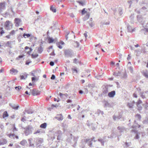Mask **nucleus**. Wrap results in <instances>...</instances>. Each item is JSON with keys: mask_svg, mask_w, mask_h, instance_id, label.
Masks as SVG:
<instances>
[{"mask_svg": "<svg viewBox=\"0 0 148 148\" xmlns=\"http://www.w3.org/2000/svg\"><path fill=\"white\" fill-rule=\"evenodd\" d=\"M7 143V140L4 139H2L0 140V145L6 144Z\"/></svg>", "mask_w": 148, "mask_h": 148, "instance_id": "dca6fc26", "label": "nucleus"}, {"mask_svg": "<svg viewBox=\"0 0 148 148\" xmlns=\"http://www.w3.org/2000/svg\"><path fill=\"white\" fill-rule=\"evenodd\" d=\"M142 73L143 75L145 77L147 78L148 79V72L146 71H143Z\"/></svg>", "mask_w": 148, "mask_h": 148, "instance_id": "a211bd4d", "label": "nucleus"}, {"mask_svg": "<svg viewBox=\"0 0 148 148\" xmlns=\"http://www.w3.org/2000/svg\"><path fill=\"white\" fill-rule=\"evenodd\" d=\"M8 116V114L7 111H5L4 112L3 114V117L4 118L5 117Z\"/></svg>", "mask_w": 148, "mask_h": 148, "instance_id": "c9c22d12", "label": "nucleus"}, {"mask_svg": "<svg viewBox=\"0 0 148 148\" xmlns=\"http://www.w3.org/2000/svg\"><path fill=\"white\" fill-rule=\"evenodd\" d=\"M71 69L73 71L75 72L76 73H77V71L75 67Z\"/></svg>", "mask_w": 148, "mask_h": 148, "instance_id": "6e6d98bb", "label": "nucleus"}, {"mask_svg": "<svg viewBox=\"0 0 148 148\" xmlns=\"http://www.w3.org/2000/svg\"><path fill=\"white\" fill-rule=\"evenodd\" d=\"M110 24V22H104L103 23V25H109Z\"/></svg>", "mask_w": 148, "mask_h": 148, "instance_id": "0e129e2a", "label": "nucleus"}, {"mask_svg": "<svg viewBox=\"0 0 148 148\" xmlns=\"http://www.w3.org/2000/svg\"><path fill=\"white\" fill-rule=\"evenodd\" d=\"M122 116L121 115H119L117 116H116L115 115L113 116V120L115 121L116 119L119 120L121 118Z\"/></svg>", "mask_w": 148, "mask_h": 148, "instance_id": "aec40b11", "label": "nucleus"}, {"mask_svg": "<svg viewBox=\"0 0 148 148\" xmlns=\"http://www.w3.org/2000/svg\"><path fill=\"white\" fill-rule=\"evenodd\" d=\"M27 143V142L25 140H23L21 142L20 144L23 145H24Z\"/></svg>", "mask_w": 148, "mask_h": 148, "instance_id": "f704fd0d", "label": "nucleus"}, {"mask_svg": "<svg viewBox=\"0 0 148 148\" xmlns=\"http://www.w3.org/2000/svg\"><path fill=\"white\" fill-rule=\"evenodd\" d=\"M115 95V92L114 90H113L108 93V96L110 97H113Z\"/></svg>", "mask_w": 148, "mask_h": 148, "instance_id": "ddd939ff", "label": "nucleus"}, {"mask_svg": "<svg viewBox=\"0 0 148 148\" xmlns=\"http://www.w3.org/2000/svg\"><path fill=\"white\" fill-rule=\"evenodd\" d=\"M97 112L99 114H101V115H103V111H101L99 110H97Z\"/></svg>", "mask_w": 148, "mask_h": 148, "instance_id": "79ce46f5", "label": "nucleus"}, {"mask_svg": "<svg viewBox=\"0 0 148 148\" xmlns=\"http://www.w3.org/2000/svg\"><path fill=\"white\" fill-rule=\"evenodd\" d=\"M25 111L28 114H32L34 112V111L31 109H29L28 110H25Z\"/></svg>", "mask_w": 148, "mask_h": 148, "instance_id": "b1692460", "label": "nucleus"}, {"mask_svg": "<svg viewBox=\"0 0 148 148\" xmlns=\"http://www.w3.org/2000/svg\"><path fill=\"white\" fill-rule=\"evenodd\" d=\"M56 133L58 134V135H62V132L60 130H58Z\"/></svg>", "mask_w": 148, "mask_h": 148, "instance_id": "c03bdc74", "label": "nucleus"}, {"mask_svg": "<svg viewBox=\"0 0 148 148\" xmlns=\"http://www.w3.org/2000/svg\"><path fill=\"white\" fill-rule=\"evenodd\" d=\"M86 12V11L85 10V9H83L82 11V14H84Z\"/></svg>", "mask_w": 148, "mask_h": 148, "instance_id": "052dcab7", "label": "nucleus"}, {"mask_svg": "<svg viewBox=\"0 0 148 148\" xmlns=\"http://www.w3.org/2000/svg\"><path fill=\"white\" fill-rule=\"evenodd\" d=\"M137 21L142 25H143L144 23L145 20L142 16L140 15H138L137 16Z\"/></svg>", "mask_w": 148, "mask_h": 148, "instance_id": "423d86ee", "label": "nucleus"}, {"mask_svg": "<svg viewBox=\"0 0 148 148\" xmlns=\"http://www.w3.org/2000/svg\"><path fill=\"white\" fill-rule=\"evenodd\" d=\"M24 56V55H20L18 56V57H17L16 58V59L17 60H19L20 58H22Z\"/></svg>", "mask_w": 148, "mask_h": 148, "instance_id": "5fc2aeb1", "label": "nucleus"}, {"mask_svg": "<svg viewBox=\"0 0 148 148\" xmlns=\"http://www.w3.org/2000/svg\"><path fill=\"white\" fill-rule=\"evenodd\" d=\"M55 77H55V75L53 74L51 75V78L52 79H55Z\"/></svg>", "mask_w": 148, "mask_h": 148, "instance_id": "774afa93", "label": "nucleus"}, {"mask_svg": "<svg viewBox=\"0 0 148 148\" xmlns=\"http://www.w3.org/2000/svg\"><path fill=\"white\" fill-rule=\"evenodd\" d=\"M10 71V73H11V72H12V74H13V73H17L18 72V71L17 70L14 68H12Z\"/></svg>", "mask_w": 148, "mask_h": 148, "instance_id": "c756f323", "label": "nucleus"}, {"mask_svg": "<svg viewBox=\"0 0 148 148\" xmlns=\"http://www.w3.org/2000/svg\"><path fill=\"white\" fill-rule=\"evenodd\" d=\"M143 106L145 108H147V107H148V103L146 102L145 104H143Z\"/></svg>", "mask_w": 148, "mask_h": 148, "instance_id": "13d9d810", "label": "nucleus"}, {"mask_svg": "<svg viewBox=\"0 0 148 148\" xmlns=\"http://www.w3.org/2000/svg\"><path fill=\"white\" fill-rule=\"evenodd\" d=\"M59 95L61 97H62L63 95L65 96L66 97H67L68 96V95L66 93L64 94H63L61 92H60L59 94Z\"/></svg>", "mask_w": 148, "mask_h": 148, "instance_id": "a19ab883", "label": "nucleus"}, {"mask_svg": "<svg viewBox=\"0 0 148 148\" xmlns=\"http://www.w3.org/2000/svg\"><path fill=\"white\" fill-rule=\"evenodd\" d=\"M55 118L57 119L58 120L61 121L63 119V116L61 114H58Z\"/></svg>", "mask_w": 148, "mask_h": 148, "instance_id": "9b49d317", "label": "nucleus"}, {"mask_svg": "<svg viewBox=\"0 0 148 148\" xmlns=\"http://www.w3.org/2000/svg\"><path fill=\"white\" fill-rule=\"evenodd\" d=\"M106 136H104L103 138H99L98 139V141L101 143L102 145H103L104 143L106 141Z\"/></svg>", "mask_w": 148, "mask_h": 148, "instance_id": "9d476101", "label": "nucleus"}, {"mask_svg": "<svg viewBox=\"0 0 148 148\" xmlns=\"http://www.w3.org/2000/svg\"><path fill=\"white\" fill-rule=\"evenodd\" d=\"M5 33V32L3 30V27H1L0 28V34L1 36H2V35Z\"/></svg>", "mask_w": 148, "mask_h": 148, "instance_id": "473e14b6", "label": "nucleus"}, {"mask_svg": "<svg viewBox=\"0 0 148 148\" xmlns=\"http://www.w3.org/2000/svg\"><path fill=\"white\" fill-rule=\"evenodd\" d=\"M127 76L126 73H125L123 74V76L122 77V78L123 79H125L127 78Z\"/></svg>", "mask_w": 148, "mask_h": 148, "instance_id": "8fccbe9b", "label": "nucleus"}, {"mask_svg": "<svg viewBox=\"0 0 148 148\" xmlns=\"http://www.w3.org/2000/svg\"><path fill=\"white\" fill-rule=\"evenodd\" d=\"M88 22L91 27H92L94 26V24L92 22L88 21Z\"/></svg>", "mask_w": 148, "mask_h": 148, "instance_id": "49530a36", "label": "nucleus"}, {"mask_svg": "<svg viewBox=\"0 0 148 148\" xmlns=\"http://www.w3.org/2000/svg\"><path fill=\"white\" fill-rule=\"evenodd\" d=\"M138 107V110H140L142 109V107L139 105H136Z\"/></svg>", "mask_w": 148, "mask_h": 148, "instance_id": "3c124183", "label": "nucleus"}, {"mask_svg": "<svg viewBox=\"0 0 148 148\" xmlns=\"http://www.w3.org/2000/svg\"><path fill=\"white\" fill-rule=\"evenodd\" d=\"M34 141L36 142V147H38L41 145L40 144L43 142V140L42 138H34Z\"/></svg>", "mask_w": 148, "mask_h": 148, "instance_id": "20e7f679", "label": "nucleus"}, {"mask_svg": "<svg viewBox=\"0 0 148 148\" xmlns=\"http://www.w3.org/2000/svg\"><path fill=\"white\" fill-rule=\"evenodd\" d=\"M72 44L75 47H78L79 46V43L77 41H74Z\"/></svg>", "mask_w": 148, "mask_h": 148, "instance_id": "5701e85b", "label": "nucleus"}, {"mask_svg": "<svg viewBox=\"0 0 148 148\" xmlns=\"http://www.w3.org/2000/svg\"><path fill=\"white\" fill-rule=\"evenodd\" d=\"M5 28L7 30L11 29L12 27V24L9 21H6L5 23Z\"/></svg>", "mask_w": 148, "mask_h": 148, "instance_id": "39448f33", "label": "nucleus"}, {"mask_svg": "<svg viewBox=\"0 0 148 148\" xmlns=\"http://www.w3.org/2000/svg\"><path fill=\"white\" fill-rule=\"evenodd\" d=\"M31 93L33 96L37 95L40 94V91L35 88H34L32 90Z\"/></svg>", "mask_w": 148, "mask_h": 148, "instance_id": "6e6552de", "label": "nucleus"}, {"mask_svg": "<svg viewBox=\"0 0 148 148\" xmlns=\"http://www.w3.org/2000/svg\"><path fill=\"white\" fill-rule=\"evenodd\" d=\"M15 88L16 89L19 90L20 89H21V86H18L15 87Z\"/></svg>", "mask_w": 148, "mask_h": 148, "instance_id": "69168bd1", "label": "nucleus"}, {"mask_svg": "<svg viewBox=\"0 0 148 148\" xmlns=\"http://www.w3.org/2000/svg\"><path fill=\"white\" fill-rule=\"evenodd\" d=\"M90 140V139H88V138H86L82 140V141L81 144L80 145V147H81L82 148H84L85 147V145Z\"/></svg>", "mask_w": 148, "mask_h": 148, "instance_id": "0eeeda50", "label": "nucleus"}, {"mask_svg": "<svg viewBox=\"0 0 148 148\" xmlns=\"http://www.w3.org/2000/svg\"><path fill=\"white\" fill-rule=\"evenodd\" d=\"M15 23V26L16 27H18L21 23V20L18 18H15L14 20Z\"/></svg>", "mask_w": 148, "mask_h": 148, "instance_id": "1a4fd4ad", "label": "nucleus"}, {"mask_svg": "<svg viewBox=\"0 0 148 148\" xmlns=\"http://www.w3.org/2000/svg\"><path fill=\"white\" fill-rule=\"evenodd\" d=\"M48 41H49V43H51L53 42L54 41V39L52 38L49 37L48 38Z\"/></svg>", "mask_w": 148, "mask_h": 148, "instance_id": "e433bc0d", "label": "nucleus"}, {"mask_svg": "<svg viewBox=\"0 0 148 148\" xmlns=\"http://www.w3.org/2000/svg\"><path fill=\"white\" fill-rule=\"evenodd\" d=\"M11 42L8 41L6 43L5 45L7 47L12 48V47L11 45Z\"/></svg>", "mask_w": 148, "mask_h": 148, "instance_id": "2f4dec72", "label": "nucleus"}, {"mask_svg": "<svg viewBox=\"0 0 148 148\" xmlns=\"http://www.w3.org/2000/svg\"><path fill=\"white\" fill-rule=\"evenodd\" d=\"M131 145V143L129 142H125V143L124 145H123V147L124 148H127L129 146H130Z\"/></svg>", "mask_w": 148, "mask_h": 148, "instance_id": "393cba45", "label": "nucleus"}, {"mask_svg": "<svg viewBox=\"0 0 148 148\" xmlns=\"http://www.w3.org/2000/svg\"><path fill=\"white\" fill-rule=\"evenodd\" d=\"M78 138V137H73V140L74 141V144L73 145V146L74 147H75L76 146V144L77 143V140Z\"/></svg>", "mask_w": 148, "mask_h": 148, "instance_id": "412c9836", "label": "nucleus"}, {"mask_svg": "<svg viewBox=\"0 0 148 148\" xmlns=\"http://www.w3.org/2000/svg\"><path fill=\"white\" fill-rule=\"evenodd\" d=\"M47 125V123H43L41 124L40 126V127L45 129Z\"/></svg>", "mask_w": 148, "mask_h": 148, "instance_id": "cd10ccee", "label": "nucleus"}, {"mask_svg": "<svg viewBox=\"0 0 148 148\" xmlns=\"http://www.w3.org/2000/svg\"><path fill=\"white\" fill-rule=\"evenodd\" d=\"M0 10H3L5 9V5L4 2H2L0 3Z\"/></svg>", "mask_w": 148, "mask_h": 148, "instance_id": "2eb2a0df", "label": "nucleus"}, {"mask_svg": "<svg viewBox=\"0 0 148 148\" xmlns=\"http://www.w3.org/2000/svg\"><path fill=\"white\" fill-rule=\"evenodd\" d=\"M90 16V14H89L87 13L86 15L83 18V20L84 21H85L87 20L89 18Z\"/></svg>", "mask_w": 148, "mask_h": 148, "instance_id": "a878e982", "label": "nucleus"}, {"mask_svg": "<svg viewBox=\"0 0 148 148\" xmlns=\"http://www.w3.org/2000/svg\"><path fill=\"white\" fill-rule=\"evenodd\" d=\"M64 56L66 57H71L73 55V52L71 49H65L64 51Z\"/></svg>", "mask_w": 148, "mask_h": 148, "instance_id": "f03ea898", "label": "nucleus"}, {"mask_svg": "<svg viewBox=\"0 0 148 148\" xmlns=\"http://www.w3.org/2000/svg\"><path fill=\"white\" fill-rule=\"evenodd\" d=\"M77 3H79L80 5H82L83 6L84 5L82 1H77Z\"/></svg>", "mask_w": 148, "mask_h": 148, "instance_id": "680f3d73", "label": "nucleus"}, {"mask_svg": "<svg viewBox=\"0 0 148 148\" xmlns=\"http://www.w3.org/2000/svg\"><path fill=\"white\" fill-rule=\"evenodd\" d=\"M13 132H15L16 131H18L16 127H15V125H13Z\"/></svg>", "mask_w": 148, "mask_h": 148, "instance_id": "09e8293b", "label": "nucleus"}, {"mask_svg": "<svg viewBox=\"0 0 148 148\" xmlns=\"http://www.w3.org/2000/svg\"><path fill=\"white\" fill-rule=\"evenodd\" d=\"M87 143H88V145L90 147H92V140H89Z\"/></svg>", "mask_w": 148, "mask_h": 148, "instance_id": "4c0bfd02", "label": "nucleus"}, {"mask_svg": "<svg viewBox=\"0 0 148 148\" xmlns=\"http://www.w3.org/2000/svg\"><path fill=\"white\" fill-rule=\"evenodd\" d=\"M62 135H58L57 136V140H60L61 138Z\"/></svg>", "mask_w": 148, "mask_h": 148, "instance_id": "338daca9", "label": "nucleus"}, {"mask_svg": "<svg viewBox=\"0 0 148 148\" xmlns=\"http://www.w3.org/2000/svg\"><path fill=\"white\" fill-rule=\"evenodd\" d=\"M142 103V101L140 99H139L138 101L137 102L136 104V105H139L140 104H141Z\"/></svg>", "mask_w": 148, "mask_h": 148, "instance_id": "4d7b16f0", "label": "nucleus"}, {"mask_svg": "<svg viewBox=\"0 0 148 148\" xmlns=\"http://www.w3.org/2000/svg\"><path fill=\"white\" fill-rule=\"evenodd\" d=\"M64 43L62 41H61L60 42H57L56 43V45L60 49H62V47L61 45V44L62 45H64Z\"/></svg>", "mask_w": 148, "mask_h": 148, "instance_id": "4468645a", "label": "nucleus"}, {"mask_svg": "<svg viewBox=\"0 0 148 148\" xmlns=\"http://www.w3.org/2000/svg\"><path fill=\"white\" fill-rule=\"evenodd\" d=\"M31 56L32 57V58H36L38 57V54L34 55L33 54H32L31 55Z\"/></svg>", "mask_w": 148, "mask_h": 148, "instance_id": "de8ad7c7", "label": "nucleus"}, {"mask_svg": "<svg viewBox=\"0 0 148 148\" xmlns=\"http://www.w3.org/2000/svg\"><path fill=\"white\" fill-rule=\"evenodd\" d=\"M127 29L128 32H132L134 31V29H132L131 27L129 25L127 26Z\"/></svg>", "mask_w": 148, "mask_h": 148, "instance_id": "4be33fe9", "label": "nucleus"}, {"mask_svg": "<svg viewBox=\"0 0 148 148\" xmlns=\"http://www.w3.org/2000/svg\"><path fill=\"white\" fill-rule=\"evenodd\" d=\"M26 36L28 38L30 36V34H25L24 33V34L23 35V36L24 38H26V37H25V36Z\"/></svg>", "mask_w": 148, "mask_h": 148, "instance_id": "37998d69", "label": "nucleus"}, {"mask_svg": "<svg viewBox=\"0 0 148 148\" xmlns=\"http://www.w3.org/2000/svg\"><path fill=\"white\" fill-rule=\"evenodd\" d=\"M129 70L131 73H132L133 71V68L132 66H130L129 67Z\"/></svg>", "mask_w": 148, "mask_h": 148, "instance_id": "a18cd8bd", "label": "nucleus"}, {"mask_svg": "<svg viewBox=\"0 0 148 148\" xmlns=\"http://www.w3.org/2000/svg\"><path fill=\"white\" fill-rule=\"evenodd\" d=\"M43 51V48L42 46H40L38 48V52L39 53H41Z\"/></svg>", "mask_w": 148, "mask_h": 148, "instance_id": "c85d7f7f", "label": "nucleus"}, {"mask_svg": "<svg viewBox=\"0 0 148 148\" xmlns=\"http://www.w3.org/2000/svg\"><path fill=\"white\" fill-rule=\"evenodd\" d=\"M15 33V31L14 30H13L10 33V35H13Z\"/></svg>", "mask_w": 148, "mask_h": 148, "instance_id": "bf43d9fd", "label": "nucleus"}, {"mask_svg": "<svg viewBox=\"0 0 148 148\" xmlns=\"http://www.w3.org/2000/svg\"><path fill=\"white\" fill-rule=\"evenodd\" d=\"M127 106L130 108H132L133 107V104L131 103H128Z\"/></svg>", "mask_w": 148, "mask_h": 148, "instance_id": "603ef678", "label": "nucleus"}, {"mask_svg": "<svg viewBox=\"0 0 148 148\" xmlns=\"http://www.w3.org/2000/svg\"><path fill=\"white\" fill-rule=\"evenodd\" d=\"M21 79H25L27 77V75H26L25 77L23 75H20Z\"/></svg>", "mask_w": 148, "mask_h": 148, "instance_id": "864d4df0", "label": "nucleus"}, {"mask_svg": "<svg viewBox=\"0 0 148 148\" xmlns=\"http://www.w3.org/2000/svg\"><path fill=\"white\" fill-rule=\"evenodd\" d=\"M135 117L138 119L139 120H140L141 118V115L138 114H137L135 116Z\"/></svg>", "mask_w": 148, "mask_h": 148, "instance_id": "ea45409f", "label": "nucleus"}, {"mask_svg": "<svg viewBox=\"0 0 148 148\" xmlns=\"http://www.w3.org/2000/svg\"><path fill=\"white\" fill-rule=\"evenodd\" d=\"M143 92H140L139 94L140 95V96L143 99H144L145 98V95H143Z\"/></svg>", "mask_w": 148, "mask_h": 148, "instance_id": "58836bf2", "label": "nucleus"}, {"mask_svg": "<svg viewBox=\"0 0 148 148\" xmlns=\"http://www.w3.org/2000/svg\"><path fill=\"white\" fill-rule=\"evenodd\" d=\"M33 128L32 126L29 125L24 128L25 130L24 133L26 136H27L32 133V130Z\"/></svg>", "mask_w": 148, "mask_h": 148, "instance_id": "f257e3e1", "label": "nucleus"}, {"mask_svg": "<svg viewBox=\"0 0 148 148\" xmlns=\"http://www.w3.org/2000/svg\"><path fill=\"white\" fill-rule=\"evenodd\" d=\"M51 10L53 12H56V9L54 8L53 7V5H51L50 8Z\"/></svg>", "mask_w": 148, "mask_h": 148, "instance_id": "7c9ffc66", "label": "nucleus"}, {"mask_svg": "<svg viewBox=\"0 0 148 148\" xmlns=\"http://www.w3.org/2000/svg\"><path fill=\"white\" fill-rule=\"evenodd\" d=\"M94 86V85L93 84H89L88 85V86L89 88H93Z\"/></svg>", "mask_w": 148, "mask_h": 148, "instance_id": "e2e57ef3", "label": "nucleus"}, {"mask_svg": "<svg viewBox=\"0 0 148 148\" xmlns=\"http://www.w3.org/2000/svg\"><path fill=\"white\" fill-rule=\"evenodd\" d=\"M121 74V72L119 71L118 72H114L113 73V75L115 76H120Z\"/></svg>", "mask_w": 148, "mask_h": 148, "instance_id": "72a5a7b5", "label": "nucleus"}, {"mask_svg": "<svg viewBox=\"0 0 148 148\" xmlns=\"http://www.w3.org/2000/svg\"><path fill=\"white\" fill-rule=\"evenodd\" d=\"M32 140L33 139L32 138H30L28 139V140L29 143V146L34 147V143L33 142H32Z\"/></svg>", "mask_w": 148, "mask_h": 148, "instance_id": "f3484780", "label": "nucleus"}, {"mask_svg": "<svg viewBox=\"0 0 148 148\" xmlns=\"http://www.w3.org/2000/svg\"><path fill=\"white\" fill-rule=\"evenodd\" d=\"M118 11L119 12V14L120 15H122L123 13L122 8H119Z\"/></svg>", "mask_w": 148, "mask_h": 148, "instance_id": "bb28decb", "label": "nucleus"}, {"mask_svg": "<svg viewBox=\"0 0 148 148\" xmlns=\"http://www.w3.org/2000/svg\"><path fill=\"white\" fill-rule=\"evenodd\" d=\"M8 136L11 138H14V136H15V137L16 139H18V136H15V134H10L8 135Z\"/></svg>", "mask_w": 148, "mask_h": 148, "instance_id": "6ab92c4d", "label": "nucleus"}, {"mask_svg": "<svg viewBox=\"0 0 148 148\" xmlns=\"http://www.w3.org/2000/svg\"><path fill=\"white\" fill-rule=\"evenodd\" d=\"M117 129L119 130V132L121 134L122 132H123L125 130V128L123 127L118 126L117 128Z\"/></svg>", "mask_w": 148, "mask_h": 148, "instance_id": "f8f14e48", "label": "nucleus"}, {"mask_svg": "<svg viewBox=\"0 0 148 148\" xmlns=\"http://www.w3.org/2000/svg\"><path fill=\"white\" fill-rule=\"evenodd\" d=\"M110 85H103L102 86V92L101 95L105 96L107 95V93L108 92V88Z\"/></svg>", "mask_w": 148, "mask_h": 148, "instance_id": "7ed1b4c3", "label": "nucleus"}]
</instances>
